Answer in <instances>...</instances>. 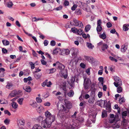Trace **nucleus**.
Returning <instances> with one entry per match:
<instances>
[{"label": "nucleus", "instance_id": "nucleus-62", "mask_svg": "<svg viewBox=\"0 0 129 129\" xmlns=\"http://www.w3.org/2000/svg\"><path fill=\"white\" fill-rule=\"evenodd\" d=\"M4 113L5 114H7L9 115H11L10 112L8 110H6L4 111Z\"/></svg>", "mask_w": 129, "mask_h": 129}, {"label": "nucleus", "instance_id": "nucleus-37", "mask_svg": "<svg viewBox=\"0 0 129 129\" xmlns=\"http://www.w3.org/2000/svg\"><path fill=\"white\" fill-rule=\"evenodd\" d=\"M3 44L5 45H7L9 44V42L7 40H3L2 41Z\"/></svg>", "mask_w": 129, "mask_h": 129}, {"label": "nucleus", "instance_id": "nucleus-1", "mask_svg": "<svg viewBox=\"0 0 129 129\" xmlns=\"http://www.w3.org/2000/svg\"><path fill=\"white\" fill-rule=\"evenodd\" d=\"M45 115L46 119L42 121L41 124L44 128H46L50 126L52 122L55 121V117L47 110L45 112Z\"/></svg>", "mask_w": 129, "mask_h": 129}, {"label": "nucleus", "instance_id": "nucleus-61", "mask_svg": "<svg viewBox=\"0 0 129 129\" xmlns=\"http://www.w3.org/2000/svg\"><path fill=\"white\" fill-rule=\"evenodd\" d=\"M62 6H59L58 7L54 9L55 10H61L62 9Z\"/></svg>", "mask_w": 129, "mask_h": 129}, {"label": "nucleus", "instance_id": "nucleus-25", "mask_svg": "<svg viewBox=\"0 0 129 129\" xmlns=\"http://www.w3.org/2000/svg\"><path fill=\"white\" fill-rule=\"evenodd\" d=\"M120 124H119L117 123H115L112 124V126L113 128H118L120 126Z\"/></svg>", "mask_w": 129, "mask_h": 129}, {"label": "nucleus", "instance_id": "nucleus-13", "mask_svg": "<svg viewBox=\"0 0 129 129\" xmlns=\"http://www.w3.org/2000/svg\"><path fill=\"white\" fill-rule=\"evenodd\" d=\"M36 109L38 112L40 113L44 109V108L42 106L39 105L36 108Z\"/></svg>", "mask_w": 129, "mask_h": 129}, {"label": "nucleus", "instance_id": "nucleus-30", "mask_svg": "<svg viewBox=\"0 0 129 129\" xmlns=\"http://www.w3.org/2000/svg\"><path fill=\"white\" fill-rule=\"evenodd\" d=\"M75 14L77 15H80L82 14L81 10L80 9H78L75 11Z\"/></svg>", "mask_w": 129, "mask_h": 129}, {"label": "nucleus", "instance_id": "nucleus-40", "mask_svg": "<svg viewBox=\"0 0 129 129\" xmlns=\"http://www.w3.org/2000/svg\"><path fill=\"white\" fill-rule=\"evenodd\" d=\"M99 37L100 38L103 39H104L106 38V36L105 33H103L99 35Z\"/></svg>", "mask_w": 129, "mask_h": 129}, {"label": "nucleus", "instance_id": "nucleus-35", "mask_svg": "<svg viewBox=\"0 0 129 129\" xmlns=\"http://www.w3.org/2000/svg\"><path fill=\"white\" fill-rule=\"evenodd\" d=\"M23 98H19L18 99L17 102L20 105H22V104L23 101Z\"/></svg>", "mask_w": 129, "mask_h": 129}, {"label": "nucleus", "instance_id": "nucleus-5", "mask_svg": "<svg viewBox=\"0 0 129 129\" xmlns=\"http://www.w3.org/2000/svg\"><path fill=\"white\" fill-rule=\"evenodd\" d=\"M91 83V81L90 79L88 78L84 79V88L86 89L88 88V85Z\"/></svg>", "mask_w": 129, "mask_h": 129}, {"label": "nucleus", "instance_id": "nucleus-54", "mask_svg": "<svg viewBox=\"0 0 129 129\" xmlns=\"http://www.w3.org/2000/svg\"><path fill=\"white\" fill-rule=\"evenodd\" d=\"M71 30L74 33H77V29L75 28H71Z\"/></svg>", "mask_w": 129, "mask_h": 129}, {"label": "nucleus", "instance_id": "nucleus-21", "mask_svg": "<svg viewBox=\"0 0 129 129\" xmlns=\"http://www.w3.org/2000/svg\"><path fill=\"white\" fill-rule=\"evenodd\" d=\"M11 106L12 107L15 109H17L18 107V105L16 102H13L11 103Z\"/></svg>", "mask_w": 129, "mask_h": 129}, {"label": "nucleus", "instance_id": "nucleus-58", "mask_svg": "<svg viewBox=\"0 0 129 129\" xmlns=\"http://www.w3.org/2000/svg\"><path fill=\"white\" fill-rule=\"evenodd\" d=\"M93 60V58L92 57H89L87 61L91 63L92 62Z\"/></svg>", "mask_w": 129, "mask_h": 129}, {"label": "nucleus", "instance_id": "nucleus-29", "mask_svg": "<svg viewBox=\"0 0 129 129\" xmlns=\"http://www.w3.org/2000/svg\"><path fill=\"white\" fill-rule=\"evenodd\" d=\"M86 45L89 48L92 49L94 47V46L91 43L87 42V43Z\"/></svg>", "mask_w": 129, "mask_h": 129}, {"label": "nucleus", "instance_id": "nucleus-60", "mask_svg": "<svg viewBox=\"0 0 129 129\" xmlns=\"http://www.w3.org/2000/svg\"><path fill=\"white\" fill-rule=\"evenodd\" d=\"M32 54L33 56L35 57H37V54L36 52L35 51L33 50H32Z\"/></svg>", "mask_w": 129, "mask_h": 129}, {"label": "nucleus", "instance_id": "nucleus-55", "mask_svg": "<svg viewBox=\"0 0 129 129\" xmlns=\"http://www.w3.org/2000/svg\"><path fill=\"white\" fill-rule=\"evenodd\" d=\"M45 84L48 87H50V86L52 84V83L50 81H49L47 83H45Z\"/></svg>", "mask_w": 129, "mask_h": 129}, {"label": "nucleus", "instance_id": "nucleus-63", "mask_svg": "<svg viewBox=\"0 0 129 129\" xmlns=\"http://www.w3.org/2000/svg\"><path fill=\"white\" fill-rule=\"evenodd\" d=\"M103 95V93L101 92H99L98 94V97L99 98H101Z\"/></svg>", "mask_w": 129, "mask_h": 129}, {"label": "nucleus", "instance_id": "nucleus-34", "mask_svg": "<svg viewBox=\"0 0 129 129\" xmlns=\"http://www.w3.org/2000/svg\"><path fill=\"white\" fill-rule=\"evenodd\" d=\"M108 47V46L105 44H103L102 47V50L104 51Z\"/></svg>", "mask_w": 129, "mask_h": 129}, {"label": "nucleus", "instance_id": "nucleus-50", "mask_svg": "<svg viewBox=\"0 0 129 129\" xmlns=\"http://www.w3.org/2000/svg\"><path fill=\"white\" fill-rule=\"evenodd\" d=\"M37 102L39 103H40L42 102V100L39 97H37L36 98Z\"/></svg>", "mask_w": 129, "mask_h": 129}, {"label": "nucleus", "instance_id": "nucleus-18", "mask_svg": "<svg viewBox=\"0 0 129 129\" xmlns=\"http://www.w3.org/2000/svg\"><path fill=\"white\" fill-rule=\"evenodd\" d=\"M5 69L3 68H0V77H3L4 76V72Z\"/></svg>", "mask_w": 129, "mask_h": 129}, {"label": "nucleus", "instance_id": "nucleus-11", "mask_svg": "<svg viewBox=\"0 0 129 129\" xmlns=\"http://www.w3.org/2000/svg\"><path fill=\"white\" fill-rule=\"evenodd\" d=\"M100 103H99V105L102 107H107V104H106L107 101L105 100H101L100 101Z\"/></svg>", "mask_w": 129, "mask_h": 129}, {"label": "nucleus", "instance_id": "nucleus-43", "mask_svg": "<svg viewBox=\"0 0 129 129\" xmlns=\"http://www.w3.org/2000/svg\"><path fill=\"white\" fill-rule=\"evenodd\" d=\"M111 125L108 123H105L104 124V126L106 128H109L111 127Z\"/></svg>", "mask_w": 129, "mask_h": 129}, {"label": "nucleus", "instance_id": "nucleus-52", "mask_svg": "<svg viewBox=\"0 0 129 129\" xmlns=\"http://www.w3.org/2000/svg\"><path fill=\"white\" fill-rule=\"evenodd\" d=\"M10 120L8 119H6L4 121V123L6 125L8 124L10 122Z\"/></svg>", "mask_w": 129, "mask_h": 129}, {"label": "nucleus", "instance_id": "nucleus-57", "mask_svg": "<svg viewBox=\"0 0 129 129\" xmlns=\"http://www.w3.org/2000/svg\"><path fill=\"white\" fill-rule=\"evenodd\" d=\"M41 61L42 64L43 65H45L46 64L47 62L43 59H41Z\"/></svg>", "mask_w": 129, "mask_h": 129}, {"label": "nucleus", "instance_id": "nucleus-6", "mask_svg": "<svg viewBox=\"0 0 129 129\" xmlns=\"http://www.w3.org/2000/svg\"><path fill=\"white\" fill-rule=\"evenodd\" d=\"M73 21L75 26H78L81 28L83 27V24L81 22L75 19H74Z\"/></svg>", "mask_w": 129, "mask_h": 129}, {"label": "nucleus", "instance_id": "nucleus-31", "mask_svg": "<svg viewBox=\"0 0 129 129\" xmlns=\"http://www.w3.org/2000/svg\"><path fill=\"white\" fill-rule=\"evenodd\" d=\"M58 68L60 69L63 70L65 68L64 66L59 62V64L58 65Z\"/></svg>", "mask_w": 129, "mask_h": 129}, {"label": "nucleus", "instance_id": "nucleus-39", "mask_svg": "<svg viewBox=\"0 0 129 129\" xmlns=\"http://www.w3.org/2000/svg\"><path fill=\"white\" fill-rule=\"evenodd\" d=\"M18 122H19L20 124L23 125L25 123V121L23 119H20L18 120Z\"/></svg>", "mask_w": 129, "mask_h": 129}, {"label": "nucleus", "instance_id": "nucleus-7", "mask_svg": "<svg viewBox=\"0 0 129 129\" xmlns=\"http://www.w3.org/2000/svg\"><path fill=\"white\" fill-rule=\"evenodd\" d=\"M59 74L61 76L63 77L64 78H66L67 77V71L65 70L60 71L59 72Z\"/></svg>", "mask_w": 129, "mask_h": 129}, {"label": "nucleus", "instance_id": "nucleus-19", "mask_svg": "<svg viewBox=\"0 0 129 129\" xmlns=\"http://www.w3.org/2000/svg\"><path fill=\"white\" fill-rule=\"evenodd\" d=\"M127 48V47L125 45H122L121 48V51L122 52H125Z\"/></svg>", "mask_w": 129, "mask_h": 129}, {"label": "nucleus", "instance_id": "nucleus-53", "mask_svg": "<svg viewBox=\"0 0 129 129\" xmlns=\"http://www.w3.org/2000/svg\"><path fill=\"white\" fill-rule=\"evenodd\" d=\"M49 95V93H46L43 95V97L45 98H47Z\"/></svg>", "mask_w": 129, "mask_h": 129}, {"label": "nucleus", "instance_id": "nucleus-26", "mask_svg": "<svg viewBox=\"0 0 129 129\" xmlns=\"http://www.w3.org/2000/svg\"><path fill=\"white\" fill-rule=\"evenodd\" d=\"M13 5V4L12 2L10 1L8 2L7 4V6L9 8H11Z\"/></svg>", "mask_w": 129, "mask_h": 129}, {"label": "nucleus", "instance_id": "nucleus-15", "mask_svg": "<svg viewBox=\"0 0 129 129\" xmlns=\"http://www.w3.org/2000/svg\"><path fill=\"white\" fill-rule=\"evenodd\" d=\"M30 105L34 108L37 107L38 105L37 103L34 101H31L30 102Z\"/></svg>", "mask_w": 129, "mask_h": 129}, {"label": "nucleus", "instance_id": "nucleus-56", "mask_svg": "<svg viewBox=\"0 0 129 129\" xmlns=\"http://www.w3.org/2000/svg\"><path fill=\"white\" fill-rule=\"evenodd\" d=\"M56 92V91H53V94H54L55 95H56V96H57L58 95H60L61 94V93L59 91H58L56 93H54Z\"/></svg>", "mask_w": 129, "mask_h": 129}, {"label": "nucleus", "instance_id": "nucleus-51", "mask_svg": "<svg viewBox=\"0 0 129 129\" xmlns=\"http://www.w3.org/2000/svg\"><path fill=\"white\" fill-rule=\"evenodd\" d=\"M78 6L76 4H74L71 8V10L72 11H74L76 8Z\"/></svg>", "mask_w": 129, "mask_h": 129}, {"label": "nucleus", "instance_id": "nucleus-47", "mask_svg": "<svg viewBox=\"0 0 129 129\" xmlns=\"http://www.w3.org/2000/svg\"><path fill=\"white\" fill-rule=\"evenodd\" d=\"M74 59H72L71 60H69V64L71 66H73V61Z\"/></svg>", "mask_w": 129, "mask_h": 129}, {"label": "nucleus", "instance_id": "nucleus-3", "mask_svg": "<svg viewBox=\"0 0 129 129\" xmlns=\"http://www.w3.org/2000/svg\"><path fill=\"white\" fill-rule=\"evenodd\" d=\"M121 126L123 129L129 128V122L125 119H123L121 123Z\"/></svg>", "mask_w": 129, "mask_h": 129}, {"label": "nucleus", "instance_id": "nucleus-59", "mask_svg": "<svg viewBox=\"0 0 129 129\" xmlns=\"http://www.w3.org/2000/svg\"><path fill=\"white\" fill-rule=\"evenodd\" d=\"M90 68H88L86 70V73L88 75L90 74Z\"/></svg>", "mask_w": 129, "mask_h": 129}, {"label": "nucleus", "instance_id": "nucleus-4", "mask_svg": "<svg viewBox=\"0 0 129 129\" xmlns=\"http://www.w3.org/2000/svg\"><path fill=\"white\" fill-rule=\"evenodd\" d=\"M71 51L72 56L75 58L78 54V50L77 48L73 47L71 49Z\"/></svg>", "mask_w": 129, "mask_h": 129}, {"label": "nucleus", "instance_id": "nucleus-2", "mask_svg": "<svg viewBox=\"0 0 129 129\" xmlns=\"http://www.w3.org/2000/svg\"><path fill=\"white\" fill-rule=\"evenodd\" d=\"M113 78L115 82L114 83V84L115 86L118 87L119 86H121L122 85V82L121 79L118 77L114 76Z\"/></svg>", "mask_w": 129, "mask_h": 129}, {"label": "nucleus", "instance_id": "nucleus-38", "mask_svg": "<svg viewBox=\"0 0 129 129\" xmlns=\"http://www.w3.org/2000/svg\"><path fill=\"white\" fill-rule=\"evenodd\" d=\"M83 33V30L81 29H80L78 30L77 29V35H81Z\"/></svg>", "mask_w": 129, "mask_h": 129}, {"label": "nucleus", "instance_id": "nucleus-16", "mask_svg": "<svg viewBox=\"0 0 129 129\" xmlns=\"http://www.w3.org/2000/svg\"><path fill=\"white\" fill-rule=\"evenodd\" d=\"M58 105V103L57 104V107L59 110L61 111H65L66 108L63 105H61L59 107Z\"/></svg>", "mask_w": 129, "mask_h": 129}, {"label": "nucleus", "instance_id": "nucleus-49", "mask_svg": "<svg viewBox=\"0 0 129 129\" xmlns=\"http://www.w3.org/2000/svg\"><path fill=\"white\" fill-rule=\"evenodd\" d=\"M125 100L123 98H122L119 100V102L120 103L122 104L125 101Z\"/></svg>", "mask_w": 129, "mask_h": 129}, {"label": "nucleus", "instance_id": "nucleus-45", "mask_svg": "<svg viewBox=\"0 0 129 129\" xmlns=\"http://www.w3.org/2000/svg\"><path fill=\"white\" fill-rule=\"evenodd\" d=\"M102 117L103 118L106 117L107 116V114L106 111H103L102 113Z\"/></svg>", "mask_w": 129, "mask_h": 129}, {"label": "nucleus", "instance_id": "nucleus-8", "mask_svg": "<svg viewBox=\"0 0 129 129\" xmlns=\"http://www.w3.org/2000/svg\"><path fill=\"white\" fill-rule=\"evenodd\" d=\"M18 94L17 91L16 90H14L12 91L10 93L8 96L9 98H12L16 96Z\"/></svg>", "mask_w": 129, "mask_h": 129}, {"label": "nucleus", "instance_id": "nucleus-64", "mask_svg": "<svg viewBox=\"0 0 129 129\" xmlns=\"http://www.w3.org/2000/svg\"><path fill=\"white\" fill-rule=\"evenodd\" d=\"M106 25L108 28H110L112 26V24L110 22H108L107 23Z\"/></svg>", "mask_w": 129, "mask_h": 129}, {"label": "nucleus", "instance_id": "nucleus-42", "mask_svg": "<svg viewBox=\"0 0 129 129\" xmlns=\"http://www.w3.org/2000/svg\"><path fill=\"white\" fill-rule=\"evenodd\" d=\"M29 64L31 68V69H34V68H35V63H33L32 62H29Z\"/></svg>", "mask_w": 129, "mask_h": 129}, {"label": "nucleus", "instance_id": "nucleus-32", "mask_svg": "<svg viewBox=\"0 0 129 129\" xmlns=\"http://www.w3.org/2000/svg\"><path fill=\"white\" fill-rule=\"evenodd\" d=\"M32 80V78L30 77H28L27 78H24V81L25 82H27L28 81H30Z\"/></svg>", "mask_w": 129, "mask_h": 129}, {"label": "nucleus", "instance_id": "nucleus-10", "mask_svg": "<svg viewBox=\"0 0 129 129\" xmlns=\"http://www.w3.org/2000/svg\"><path fill=\"white\" fill-rule=\"evenodd\" d=\"M113 57L110 56L109 57V59L113 61H115L116 62H117V59L120 58V57L116 55H113ZM119 59L121 60V59Z\"/></svg>", "mask_w": 129, "mask_h": 129}, {"label": "nucleus", "instance_id": "nucleus-36", "mask_svg": "<svg viewBox=\"0 0 129 129\" xmlns=\"http://www.w3.org/2000/svg\"><path fill=\"white\" fill-rule=\"evenodd\" d=\"M74 94V93L73 91L71 90L68 93V94L69 96L70 97H72L73 95Z\"/></svg>", "mask_w": 129, "mask_h": 129}, {"label": "nucleus", "instance_id": "nucleus-24", "mask_svg": "<svg viewBox=\"0 0 129 129\" xmlns=\"http://www.w3.org/2000/svg\"><path fill=\"white\" fill-rule=\"evenodd\" d=\"M96 29L98 34H100V32L102 29V26H97Z\"/></svg>", "mask_w": 129, "mask_h": 129}, {"label": "nucleus", "instance_id": "nucleus-41", "mask_svg": "<svg viewBox=\"0 0 129 129\" xmlns=\"http://www.w3.org/2000/svg\"><path fill=\"white\" fill-rule=\"evenodd\" d=\"M90 25H87L86 26L85 28L86 31H88L90 29Z\"/></svg>", "mask_w": 129, "mask_h": 129}, {"label": "nucleus", "instance_id": "nucleus-9", "mask_svg": "<svg viewBox=\"0 0 129 129\" xmlns=\"http://www.w3.org/2000/svg\"><path fill=\"white\" fill-rule=\"evenodd\" d=\"M75 80V76H72L70 80L69 81V83L72 87L74 86V83Z\"/></svg>", "mask_w": 129, "mask_h": 129}, {"label": "nucleus", "instance_id": "nucleus-20", "mask_svg": "<svg viewBox=\"0 0 129 129\" xmlns=\"http://www.w3.org/2000/svg\"><path fill=\"white\" fill-rule=\"evenodd\" d=\"M62 52L63 54L67 55L69 54L70 51L68 49H64L62 50Z\"/></svg>", "mask_w": 129, "mask_h": 129}, {"label": "nucleus", "instance_id": "nucleus-23", "mask_svg": "<svg viewBox=\"0 0 129 129\" xmlns=\"http://www.w3.org/2000/svg\"><path fill=\"white\" fill-rule=\"evenodd\" d=\"M123 30L124 31L127 30L129 29V25L128 24H125L123 26Z\"/></svg>", "mask_w": 129, "mask_h": 129}, {"label": "nucleus", "instance_id": "nucleus-44", "mask_svg": "<svg viewBox=\"0 0 129 129\" xmlns=\"http://www.w3.org/2000/svg\"><path fill=\"white\" fill-rule=\"evenodd\" d=\"M96 23L97 26H101V24H102V20L100 19L98 20L97 21Z\"/></svg>", "mask_w": 129, "mask_h": 129}, {"label": "nucleus", "instance_id": "nucleus-33", "mask_svg": "<svg viewBox=\"0 0 129 129\" xmlns=\"http://www.w3.org/2000/svg\"><path fill=\"white\" fill-rule=\"evenodd\" d=\"M60 51V49L59 48H56L53 51V54H56L59 52Z\"/></svg>", "mask_w": 129, "mask_h": 129}, {"label": "nucleus", "instance_id": "nucleus-27", "mask_svg": "<svg viewBox=\"0 0 129 129\" xmlns=\"http://www.w3.org/2000/svg\"><path fill=\"white\" fill-rule=\"evenodd\" d=\"M41 73H36L34 74L35 77L37 79H39L41 77Z\"/></svg>", "mask_w": 129, "mask_h": 129}, {"label": "nucleus", "instance_id": "nucleus-12", "mask_svg": "<svg viewBox=\"0 0 129 129\" xmlns=\"http://www.w3.org/2000/svg\"><path fill=\"white\" fill-rule=\"evenodd\" d=\"M94 96L95 95H93L89 99L88 102L89 104H91L93 103L95 100Z\"/></svg>", "mask_w": 129, "mask_h": 129}, {"label": "nucleus", "instance_id": "nucleus-46", "mask_svg": "<svg viewBox=\"0 0 129 129\" xmlns=\"http://www.w3.org/2000/svg\"><path fill=\"white\" fill-rule=\"evenodd\" d=\"M122 89L120 86H119L117 88V91L118 93H120L122 91Z\"/></svg>", "mask_w": 129, "mask_h": 129}, {"label": "nucleus", "instance_id": "nucleus-28", "mask_svg": "<svg viewBox=\"0 0 129 129\" xmlns=\"http://www.w3.org/2000/svg\"><path fill=\"white\" fill-rule=\"evenodd\" d=\"M0 104H1L7 105L8 104V101L5 100H0Z\"/></svg>", "mask_w": 129, "mask_h": 129}, {"label": "nucleus", "instance_id": "nucleus-14", "mask_svg": "<svg viewBox=\"0 0 129 129\" xmlns=\"http://www.w3.org/2000/svg\"><path fill=\"white\" fill-rule=\"evenodd\" d=\"M23 89L26 91L28 92H30L31 90V88L28 86H24L23 87Z\"/></svg>", "mask_w": 129, "mask_h": 129}, {"label": "nucleus", "instance_id": "nucleus-22", "mask_svg": "<svg viewBox=\"0 0 129 129\" xmlns=\"http://www.w3.org/2000/svg\"><path fill=\"white\" fill-rule=\"evenodd\" d=\"M7 85L6 87L7 88L10 89L12 87L13 85L12 83L9 82H8L7 83Z\"/></svg>", "mask_w": 129, "mask_h": 129}, {"label": "nucleus", "instance_id": "nucleus-17", "mask_svg": "<svg viewBox=\"0 0 129 129\" xmlns=\"http://www.w3.org/2000/svg\"><path fill=\"white\" fill-rule=\"evenodd\" d=\"M65 105L67 108L69 109L71 108L72 107L71 103L69 101L65 102Z\"/></svg>", "mask_w": 129, "mask_h": 129}, {"label": "nucleus", "instance_id": "nucleus-48", "mask_svg": "<svg viewBox=\"0 0 129 129\" xmlns=\"http://www.w3.org/2000/svg\"><path fill=\"white\" fill-rule=\"evenodd\" d=\"M116 120V119L109 118V122L110 123H112Z\"/></svg>", "mask_w": 129, "mask_h": 129}]
</instances>
